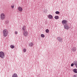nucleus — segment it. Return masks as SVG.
I'll list each match as a JSON object with an SVG mask.
<instances>
[{
    "label": "nucleus",
    "instance_id": "4",
    "mask_svg": "<svg viewBox=\"0 0 77 77\" xmlns=\"http://www.w3.org/2000/svg\"><path fill=\"white\" fill-rule=\"evenodd\" d=\"M23 36H28V32L26 31H23Z\"/></svg>",
    "mask_w": 77,
    "mask_h": 77
},
{
    "label": "nucleus",
    "instance_id": "20",
    "mask_svg": "<svg viewBox=\"0 0 77 77\" xmlns=\"http://www.w3.org/2000/svg\"><path fill=\"white\" fill-rule=\"evenodd\" d=\"M55 14H59L60 12H59V11H57L55 12Z\"/></svg>",
    "mask_w": 77,
    "mask_h": 77
},
{
    "label": "nucleus",
    "instance_id": "13",
    "mask_svg": "<svg viewBox=\"0 0 77 77\" xmlns=\"http://www.w3.org/2000/svg\"><path fill=\"white\" fill-rule=\"evenodd\" d=\"M12 77H18V75L17 74L14 73Z\"/></svg>",
    "mask_w": 77,
    "mask_h": 77
},
{
    "label": "nucleus",
    "instance_id": "26",
    "mask_svg": "<svg viewBox=\"0 0 77 77\" xmlns=\"http://www.w3.org/2000/svg\"><path fill=\"white\" fill-rule=\"evenodd\" d=\"M7 24H8V23H9V21H7Z\"/></svg>",
    "mask_w": 77,
    "mask_h": 77
},
{
    "label": "nucleus",
    "instance_id": "19",
    "mask_svg": "<svg viewBox=\"0 0 77 77\" xmlns=\"http://www.w3.org/2000/svg\"><path fill=\"white\" fill-rule=\"evenodd\" d=\"M41 37L42 38H44L45 37V35H44L42 34L41 35Z\"/></svg>",
    "mask_w": 77,
    "mask_h": 77
},
{
    "label": "nucleus",
    "instance_id": "18",
    "mask_svg": "<svg viewBox=\"0 0 77 77\" xmlns=\"http://www.w3.org/2000/svg\"><path fill=\"white\" fill-rule=\"evenodd\" d=\"M10 47L11 48H14L15 47V46L14 45H11Z\"/></svg>",
    "mask_w": 77,
    "mask_h": 77
},
{
    "label": "nucleus",
    "instance_id": "15",
    "mask_svg": "<svg viewBox=\"0 0 77 77\" xmlns=\"http://www.w3.org/2000/svg\"><path fill=\"white\" fill-rule=\"evenodd\" d=\"M29 45L30 47H32V46H33V43H30L29 44Z\"/></svg>",
    "mask_w": 77,
    "mask_h": 77
},
{
    "label": "nucleus",
    "instance_id": "3",
    "mask_svg": "<svg viewBox=\"0 0 77 77\" xmlns=\"http://www.w3.org/2000/svg\"><path fill=\"white\" fill-rule=\"evenodd\" d=\"M5 57V53L3 51H1L0 52V57L3 59Z\"/></svg>",
    "mask_w": 77,
    "mask_h": 77
},
{
    "label": "nucleus",
    "instance_id": "7",
    "mask_svg": "<svg viewBox=\"0 0 77 77\" xmlns=\"http://www.w3.org/2000/svg\"><path fill=\"white\" fill-rule=\"evenodd\" d=\"M18 9L19 12H22L23 11V8L20 7H19Z\"/></svg>",
    "mask_w": 77,
    "mask_h": 77
},
{
    "label": "nucleus",
    "instance_id": "2",
    "mask_svg": "<svg viewBox=\"0 0 77 77\" xmlns=\"http://www.w3.org/2000/svg\"><path fill=\"white\" fill-rule=\"evenodd\" d=\"M3 36L4 37H6V36H8V32L6 29H5L3 30Z\"/></svg>",
    "mask_w": 77,
    "mask_h": 77
},
{
    "label": "nucleus",
    "instance_id": "21",
    "mask_svg": "<svg viewBox=\"0 0 77 77\" xmlns=\"http://www.w3.org/2000/svg\"><path fill=\"white\" fill-rule=\"evenodd\" d=\"M46 33H48L49 32V30L48 29H47L46 30Z\"/></svg>",
    "mask_w": 77,
    "mask_h": 77
},
{
    "label": "nucleus",
    "instance_id": "10",
    "mask_svg": "<svg viewBox=\"0 0 77 77\" xmlns=\"http://www.w3.org/2000/svg\"><path fill=\"white\" fill-rule=\"evenodd\" d=\"M22 29L23 30V32L27 31V30L26 29V26H23Z\"/></svg>",
    "mask_w": 77,
    "mask_h": 77
},
{
    "label": "nucleus",
    "instance_id": "22",
    "mask_svg": "<svg viewBox=\"0 0 77 77\" xmlns=\"http://www.w3.org/2000/svg\"><path fill=\"white\" fill-rule=\"evenodd\" d=\"M23 51H24V52H26V49H24Z\"/></svg>",
    "mask_w": 77,
    "mask_h": 77
},
{
    "label": "nucleus",
    "instance_id": "1",
    "mask_svg": "<svg viewBox=\"0 0 77 77\" xmlns=\"http://www.w3.org/2000/svg\"><path fill=\"white\" fill-rule=\"evenodd\" d=\"M1 20H4L6 18V15L4 13H2L0 15Z\"/></svg>",
    "mask_w": 77,
    "mask_h": 77
},
{
    "label": "nucleus",
    "instance_id": "11",
    "mask_svg": "<svg viewBox=\"0 0 77 77\" xmlns=\"http://www.w3.org/2000/svg\"><path fill=\"white\" fill-rule=\"evenodd\" d=\"M72 51L73 52H75V51H76V49L75 47H73L72 49Z\"/></svg>",
    "mask_w": 77,
    "mask_h": 77
},
{
    "label": "nucleus",
    "instance_id": "23",
    "mask_svg": "<svg viewBox=\"0 0 77 77\" xmlns=\"http://www.w3.org/2000/svg\"><path fill=\"white\" fill-rule=\"evenodd\" d=\"M15 33L16 35H17V34H18V32L17 31H15Z\"/></svg>",
    "mask_w": 77,
    "mask_h": 77
},
{
    "label": "nucleus",
    "instance_id": "9",
    "mask_svg": "<svg viewBox=\"0 0 77 77\" xmlns=\"http://www.w3.org/2000/svg\"><path fill=\"white\" fill-rule=\"evenodd\" d=\"M73 63L75 65L76 67L77 68V60H75L73 62Z\"/></svg>",
    "mask_w": 77,
    "mask_h": 77
},
{
    "label": "nucleus",
    "instance_id": "25",
    "mask_svg": "<svg viewBox=\"0 0 77 77\" xmlns=\"http://www.w3.org/2000/svg\"><path fill=\"white\" fill-rule=\"evenodd\" d=\"M73 77H76V75H74L73 76Z\"/></svg>",
    "mask_w": 77,
    "mask_h": 77
},
{
    "label": "nucleus",
    "instance_id": "6",
    "mask_svg": "<svg viewBox=\"0 0 77 77\" xmlns=\"http://www.w3.org/2000/svg\"><path fill=\"white\" fill-rule=\"evenodd\" d=\"M64 26V28L65 29H66L67 30H68V29H69V26H68V24H66V25H65Z\"/></svg>",
    "mask_w": 77,
    "mask_h": 77
},
{
    "label": "nucleus",
    "instance_id": "12",
    "mask_svg": "<svg viewBox=\"0 0 77 77\" xmlns=\"http://www.w3.org/2000/svg\"><path fill=\"white\" fill-rule=\"evenodd\" d=\"M48 18H49V19H52V18H53V16L50 14L48 15Z\"/></svg>",
    "mask_w": 77,
    "mask_h": 77
},
{
    "label": "nucleus",
    "instance_id": "8",
    "mask_svg": "<svg viewBox=\"0 0 77 77\" xmlns=\"http://www.w3.org/2000/svg\"><path fill=\"white\" fill-rule=\"evenodd\" d=\"M57 40L59 42H62V38H61V37H58L57 38Z\"/></svg>",
    "mask_w": 77,
    "mask_h": 77
},
{
    "label": "nucleus",
    "instance_id": "24",
    "mask_svg": "<svg viewBox=\"0 0 77 77\" xmlns=\"http://www.w3.org/2000/svg\"><path fill=\"white\" fill-rule=\"evenodd\" d=\"M74 63H72L71 64V66H74Z\"/></svg>",
    "mask_w": 77,
    "mask_h": 77
},
{
    "label": "nucleus",
    "instance_id": "16",
    "mask_svg": "<svg viewBox=\"0 0 77 77\" xmlns=\"http://www.w3.org/2000/svg\"><path fill=\"white\" fill-rule=\"evenodd\" d=\"M14 7H15V5L14 4L11 6V7L12 9H14Z\"/></svg>",
    "mask_w": 77,
    "mask_h": 77
},
{
    "label": "nucleus",
    "instance_id": "17",
    "mask_svg": "<svg viewBox=\"0 0 77 77\" xmlns=\"http://www.w3.org/2000/svg\"><path fill=\"white\" fill-rule=\"evenodd\" d=\"M55 19H56V20H57V19H59V16H55Z\"/></svg>",
    "mask_w": 77,
    "mask_h": 77
},
{
    "label": "nucleus",
    "instance_id": "5",
    "mask_svg": "<svg viewBox=\"0 0 77 77\" xmlns=\"http://www.w3.org/2000/svg\"><path fill=\"white\" fill-rule=\"evenodd\" d=\"M62 23L63 25H65L67 24V21L66 20H63L62 21Z\"/></svg>",
    "mask_w": 77,
    "mask_h": 77
},
{
    "label": "nucleus",
    "instance_id": "14",
    "mask_svg": "<svg viewBox=\"0 0 77 77\" xmlns=\"http://www.w3.org/2000/svg\"><path fill=\"white\" fill-rule=\"evenodd\" d=\"M77 69H74L73 70V72H75V73H77Z\"/></svg>",
    "mask_w": 77,
    "mask_h": 77
}]
</instances>
